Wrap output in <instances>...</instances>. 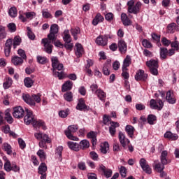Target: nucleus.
<instances>
[{"label": "nucleus", "instance_id": "obj_8", "mask_svg": "<svg viewBox=\"0 0 179 179\" xmlns=\"http://www.w3.org/2000/svg\"><path fill=\"white\" fill-rule=\"evenodd\" d=\"M139 164L142 170L144 171L146 174H152V168H150L149 164H148V162H146L145 158H141L140 159Z\"/></svg>", "mask_w": 179, "mask_h": 179}, {"label": "nucleus", "instance_id": "obj_43", "mask_svg": "<svg viewBox=\"0 0 179 179\" xmlns=\"http://www.w3.org/2000/svg\"><path fill=\"white\" fill-rule=\"evenodd\" d=\"M64 99L66 101L71 102L73 100V94L71 92H67L64 94Z\"/></svg>", "mask_w": 179, "mask_h": 179}, {"label": "nucleus", "instance_id": "obj_63", "mask_svg": "<svg viewBox=\"0 0 179 179\" xmlns=\"http://www.w3.org/2000/svg\"><path fill=\"white\" fill-rule=\"evenodd\" d=\"M42 141L46 142L47 143H51V138L47 134H43Z\"/></svg>", "mask_w": 179, "mask_h": 179}, {"label": "nucleus", "instance_id": "obj_19", "mask_svg": "<svg viewBox=\"0 0 179 179\" xmlns=\"http://www.w3.org/2000/svg\"><path fill=\"white\" fill-rule=\"evenodd\" d=\"M132 62V59L131 56L127 55L123 61L122 68L124 71H128L127 66H129Z\"/></svg>", "mask_w": 179, "mask_h": 179}, {"label": "nucleus", "instance_id": "obj_29", "mask_svg": "<svg viewBox=\"0 0 179 179\" xmlns=\"http://www.w3.org/2000/svg\"><path fill=\"white\" fill-rule=\"evenodd\" d=\"M159 55L161 59H166L167 55H169V50L166 48H160Z\"/></svg>", "mask_w": 179, "mask_h": 179}, {"label": "nucleus", "instance_id": "obj_44", "mask_svg": "<svg viewBox=\"0 0 179 179\" xmlns=\"http://www.w3.org/2000/svg\"><path fill=\"white\" fill-rule=\"evenodd\" d=\"M47 171V165L45 163H41L38 167V173L39 174H44Z\"/></svg>", "mask_w": 179, "mask_h": 179}, {"label": "nucleus", "instance_id": "obj_47", "mask_svg": "<svg viewBox=\"0 0 179 179\" xmlns=\"http://www.w3.org/2000/svg\"><path fill=\"white\" fill-rule=\"evenodd\" d=\"M150 107L152 110H157L159 108V105H157V101L155 99H151L150 101Z\"/></svg>", "mask_w": 179, "mask_h": 179}, {"label": "nucleus", "instance_id": "obj_35", "mask_svg": "<svg viewBox=\"0 0 179 179\" xmlns=\"http://www.w3.org/2000/svg\"><path fill=\"white\" fill-rule=\"evenodd\" d=\"M64 37L63 40L65 41V43H71L72 41V38H71V35L69 34V30L66 29L64 31Z\"/></svg>", "mask_w": 179, "mask_h": 179}, {"label": "nucleus", "instance_id": "obj_64", "mask_svg": "<svg viewBox=\"0 0 179 179\" xmlns=\"http://www.w3.org/2000/svg\"><path fill=\"white\" fill-rule=\"evenodd\" d=\"M18 143L20 149H24V148H26V143L24 141H23V139L18 138Z\"/></svg>", "mask_w": 179, "mask_h": 179}, {"label": "nucleus", "instance_id": "obj_59", "mask_svg": "<svg viewBox=\"0 0 179 179\" xmlns=\"http://www.w3.org/2000/svg\"><path fill=\"white\" fill-rule=\"evenodd\" d=\"M78 167L79 170H82L83 171H85V170H86V163L83 162H80L78 164Z\"/></svg>", "mask_w": 179, "mask_h": 179}, {"label": "nucleus", "instance_id": "obj_62", "mask_svg": "<svg viewBox=\"0 0 179 179\" xmlns=\"http://www.w3.org/2000/svg\"><path fill=\"white\" fill-rule=\"evenodd\" d=\"M25 16L27 17V19H33V17H36V13L34 12H28L25 13Z\"/></svg>", "mask_w": 179, "mask_h": 179}, {"label": "nucleus", "instance_id": "obj_14", "mask_svg": "<svg viewBox=\"0 0 179 179\" xmlns=\"http://www.w3.org/2000/svg\"><path fill=\"white\" fill-rule=\"evenodd\" d=\"M119 141L122 148H124V149L125 148H127V145H129L130 142L129 139L125 138V134H124V133H122V131L119 132Z\"/></svg>", "mask_w": 179, "mask_h": 179}, {"label": "nucleus", "instance_id": "obj_50", "mask_svg": "<svg viewBox=\"0 0 179 179\" xmlns=\"http://www.w3.org/2000/svg\"><path fill=\"white\" fill-rule=\"evenodd\" d=\"M119 171L123 178L127 177V168L125 166H121L120 168H119Z\"/></svg>", "mask_w": 179, "mask_h": 179}, {"label": "nucleus", "instance_id": "obj_20", "mask_svg": "<svg viewBox=\"0 0 179 179\" xmlns=\"http://www.w3.org/2000/svg\"><path fill=\"white\" fill-rule=\"evenodd\" d=\"M121 20L124 26H131L132 24V21H131V20H129V17H128V15H127L124 13L121 15Z\"/></svg>", "mask_w": 179, "mask_h": 179}, {"label": "nucleus", "instance_id": "obj_36", "mask_svg": "<svg viewBox=\"0 0 179 179\" xmlns=\"http://www.w3.org/2000/svg\"><path fill=\"white\" fill-rule=\"evenodd\" d=\"M12 83H13V80L9 77L6 78V81L3 83V89H9L12 86Z\"/></svg>", "mask_w": 179, "mask_h": 179}, {"label": "nucleus", "instance_id": "obj_7", "mask_svg": "<svg viewBox=\"0 0 179 179\" xmlns=\"http://www.w3.org/2000/svg\"><path fill=\"white\" fill-rule=\"evenodd\" d=\"M26 115L24 117V122L26 125H30V124H33L34 121H36V118L33 115V111L29 109H26Z\"/></svg>", "mask_w": 179, "mask_h": 179}, {"label": "nucleus", "instance_id": "obj_32", "mask_svg": "<svg viewBox=\"0 0 179 179\" xmlns=\"http://www.w3.org/2000/svg\"><path fill=\"white\" fill-rule=\"evenodd\" d=\"M109 149H110V145L108 144V143L105 142L101 145V148H100L101 153L106 155L107 152H108Z\"/></svg>", "mask_w": 179, "mask_h": 179}, {"label": "nucleus", "instance_id": "obj_22", "mask_svg": "<svg viewBox=\"0 0 179 179\" xmlns=\"http://www.w3.org/2000/svg\"><path fill=\"white\" fill-rule=\"evenodd\" d=\"M22 99L27 104H29V106H36V102H34V100L31 98V96L29 94H23Z\"/></svg>", "mask_w": 179, "mask_h": 179}, {"label": "nucleus", "instance_id": "obj_52", "mask_svg": "<svg viewBox=\"0 0 179 179\" xmlns=\"http://www.w3.org/2000/svg\"><path fill=\"white\" fill-rule=\"evenodd\" d=\"M36 59L38 64H46L47 62V57H45L37 56Z\"/></svg>", "mask_w": 179, "mask_h": 179}, {"label": "nucleus", "instance_id": "obj_27", "mask_svg": "<svg viewBox=\"0 0 179 179\" xmlns=\"http://www.w3.org/2000/svg\"><path fill=\"white\" fill-rule=\"evenodd\" d=\"M95 94H96L97 97L101 100V101H104V99L106 97H107V95L106 94V92L103 91L101 89H98Z\"/></svg>", "mask_w": 179, "mask_h": 179}, {"label": "nucleus", "instance_id": "obj_31", "mask_svg": "<svg viewBox=\"0 0 179 179\" xmlns=\"http://www.w3.org/2000/svg\"><path fill=\"white\" fill-rule=\"evenodd\" d=\"M103 20H104V17H103L100 13H98L93 20L92 24L94 26H97L99 23L103 22Z\"/></svg>", "mask_w": 179, "mask_h": 179}, {"label": "nucleus", "instance_id": "obj_3", "mask_svg": "<svg viewBox=\"0 0 179 179\" xmlns=\"http://www.w3.org/2000/svg\"><path fill=\"white\" fill-rule=\"evenodd\" d=\"M168 155H169V152H167V150H164L161 153V156H160L161 163L159 161L154 162L155 163L154 168H155V170L157 171V173H162V171L164 170V166L170 163V161L167 159Z\"/></svg>", "mask_w": 179, "mask_h": 179}, {"label": "nucleus", "instance_id": "obj_13", "mask_svg": "<svg viewBox=\"0 0 179 179\" xmlns=\"http://www.w3.org/2000/svg\"><path fill=\"white\" fill-rule=\"evenodd\" d=\"M117 47L119 49L120 52L121 54H126L128 50V46L127 45V43L125 41L121 39L118 41Z\"/></svg>", "mask_w": 179, "mask_h": 179}, {"label": "nucleus", "instance_id": "obj_46", "mask_svg": "<svg viewBox=\"0 0 179 179\" xmlns=\"http://www.w3.org/2000/svg\"><path fill=\"white\" fill-rule=\"evenodd\" d=\"M3 38H6V31L5 27L0 25V40H3Z\"/></svg>", "mask_w": 179, "mask_h": 179}, {"label": "nucleus", "instance_id": "obj_28", "mask_svg": "<svg viewBox=\"0 0 179 179\" xmlns=\"http://www.w3.org/2000/svg\"><path fill=\"white\" fill-rule=\"evenodd\" d=\"M76 55L78 58H80V57H82V54H83V46H82V44L80 43H76Z\"/></svg>", "mask_w": 179, "mask_h": 179}, {"label": "nucleus", "instance_id": "obj_17", "mask_svg": "<svg viewBox=\"0 0 179 179\" xmlns=\"http://www.w3.org/2000/svg\"><path fill=\"white\" fill-rule=\"evenodd\" d=\"M32 124L34 128H42L44 131L47 129L45 123L43 120H37L35 119Z\"/></svg>", "mask_w": 179, "mask_h": 179}, {"label": "nucleus", "instance_id": "obj_9", "mask_svg": "<svg viewBox=\"0 0 179 179\" xmlns=\"http://www.w3.org/2000/svg\"><path fill=\"white\" fill-rule=\"evenodd\" d=\"M13 115L14 118H23L24 117V110L22 106H17L13 108Z\"/></svg>", "mask_w": 179, "mask_h": 179}, {"label": "nucleus", "instance_id": "obj_25", "mask_svg": "<svg viewBox=\"0 0 179 179\" xmlns=\"http://www.w3.org/2000/svg\"><path fill=\"white\" fill-rule=\"evenodd\" d=\"M67 145L69 146V149L71 150H74V152H79V143H75L73 141H69L67 142Z\"/></svg>", "mask_w": 179, "mask_h": 179}, {"label": "nucleus", "instance_id": "obj_24", "mask_svg": "<svg viewBox=\"0 0 179 179\" xmlns=\"http://www.w3.org/2000/svg\"><path fill=\"white\" fill-rule=\"evenodd\" d=\"M164 136L166 139H169V141H177L178 139V136L176 134L171 133V131H166Z\"/></svg>", "mask_w": 179, "mask_h": 179}, {"label": "nucleus", "instance_id": "obj_49", "mask_svg": "<svg viewBox=\"0 0 179 179\" xmlns=\"http://www.w3.org/2000/svg\"><path fill=\"white\" fill-rule=\"evenodd\" d=\"M111 122V118L108 115H104L103 117V124L104 125H110Z\"/></svg>", "mask_w": 179, "mask_h": 179}, {"label": "nucleus", "instance_id": "obj_40", "mask_svg": "<svg viewBox=\"0 0 179 179\" xmlns=\"http://www.w3.org/2000/svg\"><path fill=\"white\" fill-rule=\"evenodd\" d=\"M24 83L26 87H31L34 83V80H31L29 77H27L24 80Z\"/></svg>", "mask_w": 179, "mask_h": 179}, {"label": "nucleus", "instance_id": "obj_54", "mask_svg": "<svg viewBox=\"0 0 179 179\" xmlns=\"http://www.w3.org/2000/svg\"><path fill=\"white\" fill-rule=\"evenodd\" d=\"M27 30L28 31L27 32V36H28L29 38H30V40H34V38H36V36L31 31V29H30V27H28L27 28Z\"/></svg>", "mask_w": 179, "mask_h": 179}, {"label": "nucleus", "instance_id": "obj_18", "mask_svg": "<svg viewBox=\"0 0 179 179\" xmlns=\"http://www.w3.org/2000/svg\"><path fill=\"white\" fill-rule=\"evenodd\" d=\"M100 170H101V171H103L105 177H106V178H110V177H111V176H113V171L111 169H108L106 167V166L104 165H101L99 166Z\"/></svg>", "mask_w": 179, "mask_h": 179}, {"label": "nucleus", "instance_id": "obj_56", "mask_svg": "<svg viewBox=\"0 0 179 179\" xmlns=\"http://www.w3.org/2000/svg\"><path fill=\"white\" fill-rule=\"evenodd\" d=\"M17 54L22 58V59H26V58H27V56H26V52L23 49H19L17 50Z\"/></svg>", "mask_w": 179, "mask_h": 179}, {"label": "nucleus", "instance_id": "obj_57", "mask_svg": "<svg viewBox=\"0 0 179 179\" xmlns=\"http://www.w3.org/2000/svg\"><path fill=\"white\" fill-rule=\"evenodd\" d=\"M143 47H145V48H152V43H150V41L144 39L143 41Z\"/></svg>", "mask_w": 179, "mask_h": 179}, {"label": "nucleus", "instance_id": "obj_38", "mask_svg": "<svg viewBox=\"0 0 179 179\" xmlns=\"http://www.w3.org/2000/svg\"><path fill=\"white\" fill-rule=\"evenodd\" d=\"M178 26L175 22H172L167 26L168 33H174L176 31V29H177Z\"/></svg>", "mask_w": 179, "mask_h": 179}, {"label": "nucleus", "instance_id": "obj_23", "mask_svg": "<svg viewBox=\"0 0 179 179\" xmlns=\"http://www.w3.org/2000/svg\"><path fill=\"white\" fill-rule=\"evenodd\" d=\"M173 92L171 90L166 92V100L169 104H176V99L174 98Z\"/></svg>", "mask_w": 179, "mask_h": 179}, {"label": "nucleus", "instance_id": "obj_10", "mask_svg": "<svg viewBox=\"0 0 179 179\" xmlns=\"http://www.w3.org/2000/svg\"><path fill=\"white\" fill-rule=\"evenodd\" d=\"M95 43L97 45L106 47L108 43V38L106 36L100 35L96 38Z\"/></svg>", "mask_w": 179, "mask_h": 179}, {"label": "nucleus", "instance_id": "obj_2", "mask_svg": "<svg viewBox=\"0 0 179 179\" xmlns=\"http://www.w3.org/2000/svg\"><path fill=\"white\" fill-rule=\"evenodd\" d=\"M20 43H22V38L19 36H16L14 37V39L9 38L6 41L4 45V54L6 57H9L10 55V51L12 50V45L14 49H15L17 45H20Z\"/></svg>", "mask_w": 179, "mask_h": 179}, {"label": "nucleus", "instance_id": "obj_60", "mask_svg": "<svg viewBox=\"0 0 179 179\" xmlns=\"http://www.w3.org/2000/svg\"><path fill=\"white\" fill-rule=\"evenodd\" d=\"M8 28L9 29L11 33H14V31H16V24H15V23L8 24Z\"/></svg>", "mask_w": 179, "mask_h": 179}, {"label": "nucleus", "instance_id": "obj_12", "mask_svg": "<svg viewBox=\"0 0 179 179\" xmlns=\"http://www.w3.org/2000/svg\"><path fill=\"white\" fill-rule=\"evenodd\" d=\"M142 3L138 1L134 6L128 8L129 13H134V15H138L141 10Z\"/></svg>", "mask_w": 179, "mask_h": 179}, {"label": "nucleus", "instance_id": "obj_37", "mask_svg": "<svg viewBox=\"0 0 179 179\" xmlns=\"http://www.w3.org/2000/svg\"><path fill=\"white\" fill-rule=\"evenodd\" d=\"M71 33L74 38V40H78V34H80V29L79 27L72 28Z\"/></svg>", "mask_w": 179, "mask_h": 179}, {"label": "nucleus", "instance_id": "obj_11", "mask_svg": "<svg viewBox=\"0 0 179 179\" xmlns=\"http://www.w3.org/2000/svg\"><path fill=\"white\" fill-rule=\"evenodd\" d=\"M76 109L80 111H90V107L85 103L83 99H80L76 106Z\"/></svg>", "mask_w": 179, "mask_h": 179}, {"label": "nucleus", "instance_id": "obj_26", "mask_svg": "<svg viewBox=\"0 0 179 179\" xmlns=\"http://www.w3.org/2000/svg\"><path fill=\"white\" fill-rule=\"evenodd\" d=\"M78 145L80 150L82 149V150H85V149L90 148V143H89V141L86 139L82 140Z\"/></svg>", "mask_w": 179, "mask_h": 179}, {"label": "nucleus", "instance_id": "obj_53", "mask_svg": "<svg viewBox=\"0 0 179 179\" xmlns=\"http://www.w3.org/2000/svg\"><path fill=\"white\" fill-rule=\"evenodd\" d=\"M11 167H12V164H10V161L6 160L4 164V170H6V171H8V173H9V171H10Z\"/></svg>", "mask_w": 179, "mask_h": 179}, {"label": "nucleus", "instance_id": "obj_41", "mask_svg": "<svg viewBox=\"0 0 179 179\" xmlns=\"http://www.w3.org/2000/svg\"><path fill=\"white\" fill-rule=\"evenodd\" d=\"M36 155H38V156L41 159V162H44V160H45V159H47V154L43 150H39L36 152Z\"/></svg>", "mask_w": 179, "mask_h": 179}, {"label": "nucleus", "instance_id": "obj_55", "mask_svg": "<svg viewBox=\"0 0 179 179\" xmlns=\"http://www.w3.org/2000/svg\"><path fill=\"white\" fill-rule=\"evenodd\" d=\"M162 43L163 45H164V47H169V45L171 44V41L167 39L166 37H164L162 39Z\"/></svg>", "mask_w": 179, "mask_h": 179}, {"label": "nucleus", "instance_id": "obj_39", "mask_svg": "<svg viewBox=\"0 0 179 179\" xmlns=\"http://www.w3.org/2000/svg\"><path fill=\"white\" fill-rule=\"evenodd\" d=\"M5 120L7 121L8 124H12L13 122V117H12V115L9 113V110H6L5 111Z\"/></svg>", "mask_w": 179, "mask_h": 179}, {"label": "nucleus", "instance_id": "obj_61", "mask_svg": "<svg viewBox=\"0 0 179 179\" xmlns=\"http://www.w3.org/2000/svg\"><path fill=\"white\" fill-rule=\"evenodd\" d=\"M105 19L108 22H111V20H113L114 19V15L113 14V13H108L105 15Z\"/></svg>", "mask_w": 179, "mask_h": 179}, {"label": "nucleus", "instance_id": "obj_21", "mask_svg": "<svg viewBox=\"0 0 179 179\" xmlns=\"http://www.w3.org/2000/svg\"><path fill=\"white\" fill-rule=\"evenodd\" d=\"M72 86H73V83L71 80H67L65 83L63 84L62 87V92H65L71 90L72 89Z\"/></svg>", "mask_w": 179, "mask_h": 179}, {"label": "nucleus", "instance_id": "obj_34", "mask_svg": "<svg viewBox=\"0 0 179 179\" xmlns=\"http://www.w3.org/2000/svg\"><path fill=\"white\" fill-rule=\"evenodd\" d=\"M1 148L5 152H6L7 155H12V146H10L9 143H3Z\"/></svg>", "mask_w": 179, "mask_h": 179}, {"label": "nucleus", "instance_id": "obj_1", "mask_svg": "<svg viewBox=\"0 0 179 179\" xmlns=\"http://www.w3.org/2000/svg\"><path fill=\"white\" fill-rule=\"evenodd\" d=\"M59 27L57 24H52L50 26V33L48 35V38H43L41 41L42 44L44 45V50L47 54L52 52V44L51 41H55L58 37Z\"/></svg>", "mask_w": 179, "mask_h": 179}, {"label": "nucleus", "instance_id": "obj_15", "mask_svg": "<svg viewBox=\"0 0 179 179\" xmlns=\"http://www.w3.org/2000/svg\"><path fill=\"white\" fill-rule=\"evenodd\" d=\"M136 80H146L148 79V74L145 73V71L140 69L135 75Z\"/></svg>", "mask_w": 179, "mask_h": 179}, {"label": "nucleus", "instance_id": "obj_58", "mask_svg": "<svg viewBox=\"0 0 179 179\" xmlns=\"http://www.w3.org/2000/svg\"><path fill=\"white\" fill-rule=\"evenodd\" d=\"M103 73L106 76L110 75V71H108V64H105L103 67Z\"/></svg>", "mask_w": 179, "mask_h": 179}, {"label": "nucleus", "instance_id": "obj_45", "mask_svg": "<svg viewBox=\"0 0 179 179\" xmlns=\"http://www.w3.org/2000/svg\"><path fill=\"white\" fill-rule=\"evenodd\" d=\"M156 120H157V117H156V115H149L147 117V121L150 124V125H153Z\"/></svg>", "mask_w": 179, "mask_h": 179}, {"label": "nucleus", "instance_id": "obj_4", "mask_svg": "<svg viewBox=\"0 0 179 179\" xmlns=\"http://www.w3.org/2000/svg\"><path fill=\"white\" fill-rule=\"evenodd\" d=\"M78 128L79 127L78 125L75 124L69 126L67 130H65L64 131L66 136H67V138L71 141H79V138L73 135V134H75V132L78 131Z\"/></svg>", "mask_w": 179, "mask_h": 179}, {"label": "nucleus", "instance_id": "obj_42", "mask_svg": "<svg viewBox=\"0 0 179 179\" xmlns=\"http://www.w3.org/2000/svg\"><path fill=\"white\" fill-rule=\"evenodd\" d=\"M8 15L10 17H16L17 16V9H16V7H11L8 10Z\"/></svg>", "mask_w": 179, "mask_h": 179}, {"label": "nucleus", "instance_id": "obj_30", "mask_svg": "<svg viewBox=\"0 0 179 179\" xmlns=\"http://www.w3.org/2000/svg\"><path fill=\"white\" fill-rule=\"evenodd\" d=\"M125 131L129 135V138H134V133L135 132V128L134 126L127 125L125 127Z\"/></svg>", "mask_w": 179, "mask_h": 179}, {"label": "nucleus", "instance_id": "obj_5", "mask_svg": "<svg viewBox=\"0 0 179 179\" xmlns=\"http://www.w3.org/2000/svg\"><path fill=\"white\" fill-rule=\"evenodd\" d=\"M146 65L150 69V73L152 75H158L159 71H157V68H159V62L155 59H150L146 62Z\"/></svg>", "mask_w": 179, "mask_h": 179}, {"label": "nucleus", "instance_id": "obj_51", "mask_svg": "<svg viewBox=\"0 0 179 179\" xmlns=\"http://www.w3.org/2000/svg\"><path fill=\"white\" fill-rule=\"evenodd\" d=\"M10 171H14V173H18V171H20V166H17L16 163L13 162L11 164V169Z\"/></svg>", "mask_w": 179, "mask_h": 179}, {"label": "nucleus", "instance_id": "obj_48", "mask_svg": "<svg viewBox=\"0 0 179 179\" xmlns=\"http://www.w3.org/2000/svg\"><path fill=\"white\" fill-rule=\"evenodd\" d=\"M31 99L34 100V103H40L41 101V94H32Z\"/></svg>", "mask_w": 179, "mask_h": 179}, {"label": "nucleus", "instance_id": "obj_6", "mask_svg": "<svg viewBox=\"0 0 179 179\" xmlns=\"http://www.w3.org/2000/svg\"><path fill=\"white\" fill-rule=\"evenodd\" d=\"M52 61V66L53 68L52 72L53 76H57V71H62L64 69V64L59 63V61L58 60V57H52L51 58Z\"/></svg>", "mask_w": 179, "mask_h": 179}, {"label": "nucleus", "instance_id": "obj_16", "mask_svg": "<svg viewBox=\"0 0 179 179\" xmlns=\"http://www.w3.org/2000/svg\"><path fill=\"white\" fill-rule=\"evenodd\" d=\"M120 127V123L117 122H110V127H109V132L111 136H114L115 135V132H117L116 128Z\"/></svg>", "mask_w": 179, "mask_h": 179}, {"label": "nucleus", "instance_id": "obj_33", "mask_svg": "<svg viewBox=\"0 0 179 179\" xmlns=\"http://www.w3.org/2000/svg\"><path fill=\"white\" fill-rule=\"evenodd\" d=\"M13 64L15 66L22 65L23 64V59L18 56H15L11 59Z\"/></svg>", "mask_w": 179, "mask_h": 179}]
</instances>
